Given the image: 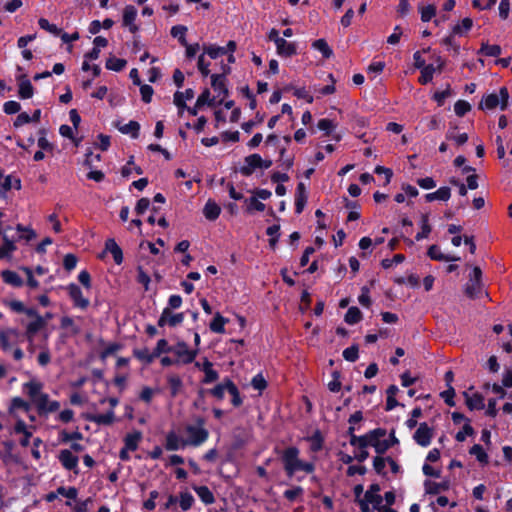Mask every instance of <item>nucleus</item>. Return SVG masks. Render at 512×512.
I'll list each match as a JSON object with an SVG mask.
<instances>
[{
    "instance_id": "f257e3e1",
    "label": "nucleus",
    "mask_w": 512,
    "mask_h": 512,
    "mask_svg": "<svg viewBox=\"0 0 512 512\" xmlns=\"http://www.w3.org/2000/svg\"><path fill=\"white\" fill-rule=\"evenodd\" d=\"M299 454L300 450L296 446H289L281 452L280 459L288 477H293L298 471L310 474L315 470L314 463L301 460Z\"/></svg>"
},
{
    "instance_id": "f03ea898",
    "label": "nucleus",
    "mask_w": 512,
    "mask_h": 512,
    "mask_svg": "<svg viewBox=\"0 0 512 512\" xmlns=\"http://www.w3.org/2000/svg\"><path fill=\"white\" fill-rule=\"evenodd\" d=\"M189 438L183 441V446H200L209 438V431L205 427H194L193 425H187L185 428Z\"/></svg>"
},
{
    "instance_id": "7ed1b4c3",
    "label": "nucleus",
    "mask_w": 512,
    "mask_h": 512,
    "mask_svg": "<svg viewBox=\"0 0 512 512\" xmlns=\"http://www.w3.org/2000/svg\"><path fill=\"white\" fill-rule=\"evenodd\" d=\"M171 353H174L177 356L178 363L187 365L195 360L198 354V349L190 350L186 342L179 341L175 346H173Z\"/></svg>"
},
{
    "instance_id": "20e7f679",
    "label": "nucleus",
    "mask_w": 512,
    "mask_h": 512,
    "mask_svg": "<svg viewBox=\"0 0 512 512\" xmlns=\"http://www.w3.org/2000/svg\"><path fill=\"white\" fill-rule=\"evenodd\" d=\"M67 290L74 307L80 308L82 310L88 308V306L90 305V301L88 298L83 296L82 290L77 284L70 283L67 286Z\"/></svg>"
},
{
    "instance_id": "39448f33",
    "label": "nucleus",
    "mask_w": 512,
    "mask_h": 512,
    "mask_svg": "<svg viewBox=\"0 0 512 512\" xmlns=\"http://www.w3.org/2000/svg\"><path fill=\"white\" fill-rule=\"evenodd\" d=\"M432 438L433 429L429 427L426 422L420 423L418 429L415 431L413 435L414 441L422 447L429 446Z\"/></svg>"
},
{
    "instance_id": "423d86ee",
    "label": "nucleus",
    "mask_w": 512,
    "mask_h": 512,
    "mask_svg": "<svg viewBox=\"0 0 512 512\" xmlns=\"http://www.w3.org/2000/svg\"><path fill=\"white\" fill-rule=\"evenodd\" d=\"M36 407L38 414L43 416L48 413L56 412L60 408V402L56 400H49V395L43 394L38 399Z\"/></svg>"
},
{
    "instance_id": "0eeeda50",
    "label": "nucleus",
    "mask_w": 512,
    "mask_h": 512,
    "mask_svg": "<svg viewBox=\"0 0 512 512\" xmlns=\"http://www.w3.org/2000/svg\"><path fill=\"white\" fill-rule=\"evenodd\" d=\"M244 165L240 167L239 172L243 176H251L253 172L261 167V155L254 153L244 158Z\"/></svg>"
},
{
    "instance_id": "6e6552de",
    "label": "nucleus",
    "mask_w": 512,
    "mask_h": 512,
    "mask_svg": "<svg viewBox=\"0 0 512 512\" xmlns=\"http://www.w3.org/2000/svg\"><path fill=\"white\" fill-rule=\"evenodd\" d=\"M18 82V96L20 99H30L34 95V87L26 74H21L16 77Z\"/></svg>"
},
{
    "instance_id": "1a4fd4ad",
    "label": "nucleus",
    "mask_w": 512,
    "mask_h": 512,
    "mask_svg": "<svg viewBox=\"0 0 512 512\" xmlns=\"http://www.w3.org/2000/svg\"><path fill=\"white\" fill-rule=\"evenodd\" d=\"M58 460L66 470L77 472L76 469L78 467L79 459L71 450H61L58 455Z\"/></svg>"
},
{
    "instance_id": "9d476101",
    "label": "nucleus",
    "mask_w": 512,
    "mask_h": 512,
    "mask_svg": "<svg viewBox=\"0 0 512 512\" xmlns=\"http://www.w3.org/2000/svg\"><path fill=\"white\" fill-rule=\"evenodd\" d=\"M308 194L303 182H299L295 192V213L301 214L306 206Z\"/></svg>"
},
{
    "instance_id": "9b49d317",
    "label": "nucleus",
    "mask_w": 512,
    "mask_h": 512,
    "mask_svg": "<svg viewBox=\"0 0 512 512\" xmlns=\"http://www.w3.org/2000/svg\"><path fill=\"white\" fill-rule=\"evenodd\" d=\"M427 255L435 261H447V262H457L460 261L461 258L455 255L450 254H443L440 251V248L438 245H431L427 250Z\"/></svg>"
},
{
    "instance_id": "f8f14e48",
    "label": "nucleus",
    "mask_w": 512,
    "mask_h": 512,
    "mask_svg": "<svg viewBox=\"0 0 512 512\" xmlns=\"http://www.w3.org/2000/svg\"><path fill=\"white\" fill-rule=\"evenodd\" d=\"M85 419L90 421V422L96 423L97 425H106V426H108V425L113 424L114 419H115V414H114V411L111 409V410L107 411L104 414H90V413H88L85 416Z\"/></svg>"
},
{
    "instance_id": "ddd939ff",
    "label": "nucleus",
    "mask_w": 512,
    "mask_h": 512,
    "mask_svg": "<svg viewBox=\"0 0 512 512\" xmlns=\"http://www.w3.org/2000/svg\"><path fill=\"white\" fill-rule=\"evenodd\" d=\"M115 127L122 133V134H128L133 139H137L139 137V131H140V124L135 121L131 120L126 124H121L120 121L115 123Z\"/></svg>"
},
{
    "instance_id": "4468645a",
    "label": "nucleus",
    "mask_w": 512,
    "mask_h": 512,
    "mask_svg": "<svg viewBox=\"0 0 512 512\" xmlns=\"http://www.w3.org/2000/svg\"><path fill=\"white\" fill-rule=\"evenodd\" d=\"M465 403L467 407L472 410H482L485 408L484 397L482 394L476 392L472 396L468 392H463Z\"/></svg>"
},
{
    "instance_id": "2eb2a0df",
    "label": "nucleus",
    "mask_w": 512,
    "mask_h": 512,
    "mask_svg": "<svg viewBox=\"0 0 512 512\" xmlns=\"http://www.w3.org/2000/svg\"><path fill=\"white\" fill-rule=\"evenodd\" d=\"M104 252H110L113 256L114 262L117 265L122 264L123 262V251L121 247L116 243L113 238H109L105 241V250Z\"/></svg>"
},
{
    "instance_id": "dca6fc26",
    "label": "nucleus",
    "mask_w": 512,
    "mask_h": 512,
    "mask_svg": "<svg viewBox=\"0 0 512 512\" xmlns=\"http://www.w3.org/2000/svg\"><path fill=\"white\" fill-rule=\"evenodd\" d=\"M425 493L429 495H437L441 491H447L450 488L448 480L442 482H434L431 480L424 481Z\"/></svg>"
},
{
    "instance_id": "f3484780",
    "label": "nucleus",
    "mask_w": 512,
    "mask_h": 512,
    "mask_svg": "<svg viewBox=\"0 0 512 512\" xmlns=\"http://www.w3.org/2000/svg\"><path fill=\"white\" fill-rule=\"evenodd\" d=\"M399 444V439L395 435V431L392 430L389 434V438L385 440H380L379 443L374 445V449L377 454H384L389 448Z\"/></svg>"
},
{
    "instance_id": "a211bd4d",
    "label": "nucleus",
    "mask_w": 512,
    "mask_h": 512,
    "mask_svg": "<svg viewBox=\"0 0 512 512\" xmlns=\"http://www.w3.org/2000/svg\"><path fill=\"white\" fill-rule=\"evenodd\" d=\"M226 82L227 79H224V75H211V86L218 95L227 96L229 94Z\"/></svg>"
},
{
    "instance_id": "6ab92c4d",
    "label": "nucleus",
    "mask_w": 512,
    "mask_h": 512,
    "mask_svg": "<svg viewBox=\"0 0 512 512\" xmlns=\"http://www.w3.org/2000/svg\"><path fill=\"white\" fill-rule=\"evenodd\" d=\"M451 197V189L448 186H442L435 192L425 194L424 198L426 202H432L435 200L448 201Z\"/></svg>"
},
{
    "instance_id": "aec40b11",
    "label": "nucleus",
    "mask_w": 512,
    "mask_h": 512,
    "mask_svg": "<svg viewBox=\"0 0 512 512\" xmlns=\"http://www.w3.org/2000/svg\"><path fill=\"white\" fill-rule=\"evenodd\" d=\"M220 213V206L214 200L209 199L203 208L205 218L209 221H215L220 216Z\"/></svg>"
},
{
    "instance_id": "412c9836",
    "label": "nucleus",
    "mask_w": 512,
    "mask_h": 512,
    "mask_svg": "<svg viewBox=\"0 0 512 512\" xmlns=\"http://www.w3.org/2000/svg\"><path fill=\"white\" fill-rule=\"evenodd\" d=\"M24 389L34 404L37 406L38 399L44 394L41 392L42 384L36 381H29L24 384Z\"/></svg>"
},
{
    "instance_id": "4be33fe9",
    "label": "nucleus",
    "mask_w": 512,
    "mask_h": 512,
    "mask_svg": "<svg viewBox=\"0 0 512 512\" xmlns=\"http://www.w3.org/2000/svg\"><path fill=\"white\" fill-rule=\"evenodd\" d=\"M227 392L232 396L231 403L234 407H239L243 404V399L240 395L239 389L236 384L228 377H226Z\"/></svg>"
},
{
    "instance_id": "5701e85b",
    "label": "nucleus",
    "mask_w": 512,
    "mask_h": 512,
    "mask_svg": "<svg viewBox=\"0 0 512 512\" xmlns=\"http://www.w3.org/2000/svg\"><path fill=\"white\" fill-rule=\"evenodd\" d=\"M202 371L204 372V378L202 379L204 384L215 382L219 378V373L213 369V364L207 358L204 359Z\"/></svg>"
},
{
    "instance_id": "b1692460",
    "label": "nucleus",
    "mask_w": 512,
    "mask_h": 512,
    "mask_svg": "<svg viewBox=\"0 0 512 512\" xmlns=\"http://www.w3.org/2000/svg\"><path fill=\"white\" fill-rule=\"evenodd\" d=\"M142 439V432L139 430H135L132 433H128L124 437V447L129 449L130 451H135L138 449L139 442Z\"/></svg>"
},
{
    "instance_id": "393cba45",
    "label": "nucleus",
    "mask_w": 512,
    "mask_h": 512,
    "mask_svg": "<svg viewBox=\"0 0 512 512\" xmlns=\"http://www.w3.org/2000/svg\"><path fill=\"white\" fill-rule=\"evenodd\" d=\"M498 105H500L499 96L496 93H490L482 97L478 108L480 110H492Z\"/></svg>"
},
{
    "instance_id": "a878e982",
    "label": "nucleus",
    "mask_w": 512,
    "mask_h": 512,
    "mask_svg": "<svg viewBox=\"0 0 512 512\" xmlns=\"http://www.w3.org/2000/svg\"><path fill=\"white\" fill-rule=\"evenodd\" d=\"M1 277L6 284H9L13 287L19 288L24 284L23 279L15 271L12 270H3L1 272Z\"/></svg>"
},
{
    "instance_id": "bb28decb",
    "label": "nucleus",
    "mask_w": 512,
    "mask_h": 512,
    "mask_svg": "<svg viewBox=\"0 0 512 512\" xmlns=\"http://www.w3.org/2000/svg\"><path fill=\"white\" fill-rule=\"evenodd\" d=\"M45 325V319L42 316H37V319L29 322L26 327L27 338L32 339Z\"/></svg>"
},
{
    "instance_id": "cd10ccee",
    "label": "nucleus",
    "mask_w": 512,
    "mask_h": 512,
    "mask_svg": "<svg viewBox=\"0 0 512 512\" xmlns=\"http://www.w3.org/2000/svg\"><path fill=\"white\" fill-rule=\"evenodd\" d=\"M193 490L205 505H210L215 502V497L212 491L207 486H193Z\"/></svg>"
},
{
    "instance_id": "c85d7f7f",
    "label": "nucleus",
    "mask_w": 512,
    "mask_h": 512,
    "mask_svg": "<svg viewBox=\"0 0 512 512\" xmlns=\"http://www.w3.org/2000/svg\"><path fill=\"white\" fill-rule=\"evenodd\" d=\"M226 323H228V319L223 317L219 312H216L209 324V328L214 333L222 334L225 332Z\"/></svg>"
},
{
    "instance_id": "c756f323",
    "label": "nucleus",
    "mask_w": 512,
    "mask_h": 512,
    "mask_svg": "<svg viewBox=\"0 0 512 512\" xmlns=\"http://www.w3.org/2000/svg\"><path fill=\"white\" fill-rule=\"evenodd\" d=\"M244 202L246 204V213L253 214L255 211L263 212L266 208L265 204L262 203L257 197L251 196L249 198H245Z\"/></svg>"
},
{
    "instance_id": "7c9ffc66",
    "label": "nucleus",
    "mask_w": 512,
    "mask_h": 512,
    "mask_svg": "<svg viewBox=\"0 0 512 512\" xmlns=\"http://www.w3.org/2000/svg\"><path fill=\"white\" fill-rule=\"evenodd\" d=\"M421 231L418 232L415 236L416 241H421L422 239L428 238L429 234L432 231V227L429 223V214L425 213L421 215Z\"/></svg>"
},
{
    "instance_id": "2f4dec72",
    "label": "nucleus",
    "mask_w": 512,
    "mask_h": 512,
    "mask_svg": "<svg viewBox=\"0 0 512 512\" xmlns=\"http://www.w3.org/2000/svg\"><path fill=\"white\" fill-rule=\"evenodd\" d=\"M3 244L0 246V259H9L17 247L14 241L10 240L8 236L3 235Z\"/></svg>"
},
{
    "instance_id": "473e14b6",
    "label": "nucleus",
    "mask_w": 512,
    "mask_h": 512,
    "mask_svg": "<svg viewBox=\"0 0 512 512\" xmlns=\"http://www.w3.org/2000/svg\"><path fill=\"white\" fill-rule=\"evenodd\" d=\"M132 353L137 360L145 365H149L155 360L153 353L149 352L148 348L146 347L143 349L134 348Z\"/></svg>"
},
{
    "instance_id": "72a5a7b5",
    "label": "nucleus",
    "mask_w": 512,
    "mask_h": 512,
    "mask_svg": "<svg viewBox=\"0 0 512 512\" xmlns=\"http://www.w3.org/2000/svg\"><path fill=\"white\" fill-rule=\"evenodd\" d=\"M363 318L362 312L360 309L356 306H352L348 308L345 316L344 321L349 325H355L359 323Z\"/></svg>"
},
{
    "instance_id": "f704fd0d",
    "label": "nucleus",
    "mask_w": 512,
    "mask_h": 512,
    "mask_svg": "<svg viewBox=\"0 0 512 512\" xmlns=\"http://www.w3.org/2000/svg\"><path fill=\"white\" fill-rule=\"evenodd\" d=\"M473 27V20L469 17L462 19L460 24H456L452 27L453 34L459 36L466 35Z\"/></svg>"
},
{
    "instance_id": "c9c22d12",
    "label": "nucleus",
    "mask_w": 512,
    "mask_h": 512,
    "mask_svg": "<svg viewBox=\"0 0 512 512\" xmlns=\"http://www.w3.org/2000/svg\"><path fill=\"white\" fill-rule=\"evenodd\" d=\"M183 441L174 431H170L166 436L165 448L168 451L178 450Z\"/></svg>"
},
{
    "instance_id": "e433bc0d",
    "label": "nucleus",
    "mask_w": 512,
    "mask_h": 512,
    "mask_svg": "<svg viewBox=\"0 0 512 512\" xmlns=\"http://www.w3.org/2000/svg\"><path fill=\"white\" fill-rule=\"evenodd\" d=\"M501 52L502 49L499 45H490L488 43H482L480 49L478 50V54L488 57H498L501 54Z\"/></svg>"
},
{
    "instance_id": "4c0bfd02",
    "label": "nucleus",
    "mask_w": 512,
    "mask_h": 512,
    "mask_svg": "<svg viewBox=\"0 0 512 512\" xmlns=\"http://www.w3.org/2000/svg\"><path fill=\"white\" fill-rule=\"evenodd\" d=\"M203 53L207 54L211 59H217L223 55H226L224 47L218 46L216 44H204Z\"/></svg>"
},
{
    "instance_id": "58836bf2",
    "label": "nucleus",
    "mask_w": 512,
    "mask_h": 512,
    "mask_svg": "<svg viewBox=\"0 0 512 512\" xmlns=\"http://www.w3.org/2000/svg\"><path fill=\"white\" fill-rule=\"evenodd\" d=\"M469 453L474 455L480 464L487 465L489 463L488 454L480 444H474L470 448Z\"/></svg>"
},
{
    "instance_id": "ea45409f",
    "label": "nucleus",
    "mask_w": 512,
    "mask_h": 512,
    "mask_svg": "<svg viewBox=\"0 0 512 512\" xmlns=\"http://www.w3.org/2000/svg\"><path fill=\"white\" fill-rule=\"evenodd\" d=\"M137 9L133 5H126L123 10L122 25L125 27L135 23Z\"/></svg>"
},
{
    "instance_id": "a19ab883",
    "label": "nucleus",
    "mask_w": 512,
    "mask_h": 512,
    "mask_svg": "<svg viewBox=\"0 0 512 512\" xmlns=\"http://www.w3.org/2000/svg\"><path fill=\"white\" fill-rule=\"evenodd\" d=\"M311 442L310 450L312 452H318L322 450L324 444V437L319 429L315 430L312 436L308 438Z\"/></svg>"
},
{
    "instance_id": "79ce46f5",
    "label": "nucleus",
    "mask_w": 512,
    "mask_h": 512,
    "mask_svg": "<svg viewBox=\"0 0 512 512\" xmlns=\"http://www.w3.org/2000/svg\"><path fill=\"white\" fill-rule=\"evenodd\" d=\"M126 64H127V61L125 59L111 56L106 60L105 67L108 70L120 72L125 68Z\"/></svg>"
},
{
    "instance_id": "37998d69",
    "label": "nucleus",
    "mask_w": 512,
    "mask_h": 512,
    "mask_svg": "<svg viewBox=\"0 0 512 512\" xmlns=\"http://www.w3.org/2000/svg\"><path fill=\"white\" fill-rule=\"evenodd\" d=\"M167 382L170 389V395L172 397H176L183 386L182 379L178 375H170L167 378Z\"/></svg>"
},
{
    "instance_id": "c03bdc74",
    "label": "nucleus",
    "mask_w": 512,
    "mask_h": 512,
    "mask_svg": "<svg viewBox=\"0 0 512 512\" xmlns=\"http://www.w3.org/2000/svg\"><path fill=\"white\" fill-rule=\"evenodd\" d=\"M387 431L384 428H376L365 434L367 436L368 446L374 447L380 442V438L386 435Z\"/></svg>"
},
{
    "instance_id": "a18cd8bd",
    "label": "nucleus",
    "mask_w": 512,
    "mask_h": 512,
    "mask_svg": "<svg viewBox=\"0 0 512 512\" xmlns=\"http://www.w3.org/2000/svg\"><path fill=\"white\" fill-rule=\"evenodd\" d=\"M312 47L318 50L324 58H330L333 55L332 49L329 47L325 39H317L312 43Z\"/></svg>"
},
{
    "instance_id": "49530a36",
    "label": "nucleus",
    "mask_w": 512,
    "mask_h": 512,
    "mask_svg": "<svg viewBox=\"0 0 512 512\" xmlns=\"http://www.w3.org/2000/svg\"><path fill=\"white\" fill-rule=\"evenodd\" d=\"M420 15H421V21L422 22H429L436 16V6L434 4H429L427 6L420 5L418 7Z\"/></svg>"
},
{
    "instance_id": "de8ad7c7",
    "label": "nucleus",
    "mask_w": 512,
    "mask_h": 512,
    "mask_svg": "<svg viewBox=\"0 0 512 512\" xmlns=\"http://www.w3.org/2000/svg\"><path fill=\"white\" fill-rule=\"evenodd\" d=\"M421 75L418 79L419 83L422 85H426L430 83L433 79V75L436 72V68L433 64H428L427 67L421 68Z\"/></svg>"
},
{
    "instance_id": "09e8293b",
    "label": "nucleus",
    "mask_w": 512,
    "mask_h": 512,
    "mask_svg": "<svg viewBox=\"0 0 512 512\" xmlns=\"http://www.w3.org/2000/svg\"><path fill=\"white\" fill-rule=\"evenodd\" d=\"M277 54L285 58L292 57L297 54V46L294 42H288L286 40L284 45L278 49Z\"/></svg>"
},
{
    "instance_id": "8fccbe9b",
    "label": "nucleus",
    "mask_w": 512,
    "mask_h": 512,
    "mask_svg": "<svg viewBox=\"0 0 512 512\" xmlns=\"http://www.w3.org/2000/svg\"><path fill=\"white\" fill-rule=\"evenodd\" d=\"M187 27L184 25H175L171 28L170 34L172 37L177 38L180 45H186V32Z\"/></svg>"
},
{
    "instance_id": "3c124183",
    "label": "nucleus",
    "mask_w": 512,
    "mask_h": 512,
    "mask_svg": "<svg viewBox=\"0 0 512 512\" xmlns=\"http://www.w3.org/2000/svg\"><path fill=\"white\" fill-rule=\"evenodd\" d=\"M173 350V346H170L168 344V341L164 338L158 340L155 348L153 349L152 353L156 358L160 357L163 353H171Z\"/></svg>"
},
{
    "instance_id": "603ef678",
    "label": "nucleus",
    "mask_w": 512,
    "mask_h": 512,
    "mask_svg": "<svg viewBox=\"0 0 512 512\" xmlns=\"http://www.w3.org/2000/svg\"><path fill=\"white\" fill-rule=\"evenodd\" d=\"M12 175H7L4 177L3 171L0 168V197H4L5 193L12 189Z\"/></svg>"
},
{
    "instance_id": "864d4df0",
    "label": "nucleus",
    "mask_w": 512,
    "mask_h": 512,
    "mask_svg": "<svg viewBox=\"0 0 512 512\" xmlns=\"http://www.w3.org/2000/svg\"><path fill=\"white\" fill-rule=\"evenodd\" d=\"M194 501L195 499L193 495L188 491L181 492L179 495V505L183 511L189 510L192 507Z\"/></svg>"
},
{
    "instance_id": "5fc2aeb1",
    "label": "nucleus",
    "mask_w": 512,
    "mask_h": 512,
    "mask_svg": "<svg viewBox=\"0 0 512 512\" xmlns=\"http://www.w3.org/2000/svg\"><path fill=\"white\" fill-rule=\"evenodd\" d=\"M38 25L41 29L53 34L54 36H59L62 32V29L58 28L55 24H51L46 18H40L38 20Z\"/></svg>"
},
{
    "instance_id": "6e6d98bb",
    "label": "nucleus",
    "mask_w": 512,
    "mask_h": 512,
    "mask_svg": "<svg viewBox=\"0 0 512 512\" xmlns=\"http://www.w3.org/2000/svg\"><path fill=\"white\" fill-rule=\"evenodd\" d=\"M16 230L21 233L19 235V239H24L27 242H29L36 238V232L30 227H25L22 224H17Z\"/></svg>"
},
{
    "instance_id": "4d7b16f0",
    "label": "nucleus",
    "mask_w": 512,
    "mask_h": 512,
    "mask_svg": "<svg viewBox=\"0 0 512 512\" xmlns=\"http://www.w3.org/2000/svg\"><path fill=\"white\" fill-rule=\"evenodd\" d=\"M204 105L213 106L214 98H211V93L208 88H205L202 93L198 96L196 101V107H202Z\"/></svg>"
},
{
    "instance_id": "13d9d810",
    "label": "nucleus",
    "mask_w": 512,
    "mask_h": 512,
    "mask_svg": "<svg viewBox=\"0 0 512 512\" xmlns=\"http://www.w3.org/2000/svg\"><path fill=\"white\" fill-rule=\"evenodd\" d=\"M342 356L346 361L355 362L359 358L358 345L353 344L350 347L344 349Z\"/></svg>"
},
{
    "instance_id": "bf43d9fd",
    "label": "nucleus",
    "mask_w": 512,
    "mask_h": 512,
    "mask_svg": "<svg viewBox=\"0 0 512 512\" xmlns=\"http://www.w3.org/2000/svg\"><path fill=\"white\" fill-rule=\"evenodd\" d=\"M386 458H383L381 457L379 454L378 456H375L373 458V468L375 470V472L380 475V476H386V471H385V465H386Z\"/></svg>"
},
{
    "instance_id": "052dcab7",
    "label": "nucleus",
    "mask_w": 512,
    "mask_h": 512,
    "mask_svg": "<svg viewBox=\"0 0 512 512\" xmlns=\"http://www.w3.org/2000/svg\"><path fill=\"white\" fill-rule=\"evenodd\" d=\"M471 110V105L465 100H458L454 104L455 114L459 117L465 116Z\"/></svg>"
},
{
    "instance_id": "680f3d73",
    "label": "nucleus",
    "mask_w": 512,
    "mask_h": 512,
    "mask_svg": "<svg viewBox=\"0 0 512 512\" xmlns=\"http://www.w3.org/2000/svg\"><path fill=\"white\" fill-rule=\"evenodd\" d=\"M304 489L301 486H295L292 489L285 490L283 496L289 502H294L298 497L302 496Z\"/></svg>"
},
{
    "instance_id": "e2e57ef3",
    "label": "nucleus",
    "mask_w": 512,
    "mask_h": 512,
    "mask_svg": "<svg viewBox=\"0 0 512 512\" xmlns=\"http://www.w3.org/2000/svg\"><path fill=\"white\" fill-rule=\"evenodd\" d=\"M225 391H227L226 378H224V380L221 383L217 384L215 387L208 390V392L218 400H222L224 398Z\"/></svg>"
},
{
    "instance_id": "0e129e2a",
    "label": "nucleus",
    "mask_w": 512,
    "mask_h": 512,
    "mask_svg": "<svg viewBox=\"0 0 512 512\" xmlns=\"http://www.w3.org/2000/svg\"><path fill=\"white\" fill-rule=\"evenodd\" d=\"M475 433L473 427L469 423H465L462 427V430L458 431L455 435V439L458 442H463L466 439V436H472Z\"/></svg>"
},
{
    "instance_id": "69168bd1",
    "label": "nucleus",
    "mask_w": 512,
    "mask_h": 512,
    "mask_svg": "<svg viewBox=\"0 0 512 512\" xmlns=\"http://www.w3.org/2000/svg\"><path fill=\"white\" fill-rule=\"evenodd\" d=\"M122 348V345L119 343H110L104 350H102L99 354V357L102 361H105L107 357L115 354Z\"/></svg>"
},
{
    "instance_id": "338daca9",
    "label": "nucleus",
    "mask_w": 512,
    "mask_h": 512,
    "mask_svg": "<svg viewBox=\"0 0 512 512\" xmlns=\"http://www.w3.org/2000/svg\"><path fill=\"white\" fill-rule=\"evenodd\" d=\"M317 128L321 131H324L326 136H329L332 130L335 128V125L332 120L328 118H322L318 121Z\"/></svg>"
},
{
    "instance_id": "774afa93",
    "label": "nucleus",
    "mask_w": 512,
    "mask_h": 512,
    "mask_svg": "<svg viewBox=\"0 0 512 512\" xmlns=\"http://www.w3.org/2000/svg\"><path fill=\"white\" fill-rule=\"evenodd\" d=\"M139 86L142 101L147 104L150 103L154 93L153 87L148 84H141Z\"/></svg>"
}]
</instances>
